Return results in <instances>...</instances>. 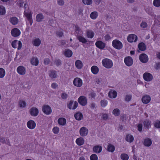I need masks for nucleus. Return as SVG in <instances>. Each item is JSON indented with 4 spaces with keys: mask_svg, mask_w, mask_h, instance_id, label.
<instances>
[{
    "mask_svg": "<svg viewBox=\"0 0 160 160\" xmlns=\"http://www.w3.org/2000/svg\"><path fill=\"white\" fill-rule=\"evenodd\" d=\"M24 7L25 9L24 16L26 17L27 20L29 22L30 25L31 26L33 23L31 12L29 10L28 5L26 4H24Z\"/></svg>",
    "mask_w": 160,
    "mask_h": 160,
    "instance_id": "nucleus-1",
    "label": "nucleus"
},
{
    "mask_svg": "<svg viewBox=\"0 0 160 160\" xmlns=\"http://www.w3.org/2000/svg\"><path fill=\"white\" fill-rule=\"evenodd\" d=\"M103 66L107 69L112 68L113 66L112 61L111 59L108 58H104L102 61Z\"/></svg>",
    "mask_w": 160,
    "mask_h": 160,
    "instance_id": "nucleus-2",
    "label": "nucleus"
},
{
    "mask_svg": "<svg viewBox=\"0 0 160 160\" xmlns=\"http://www.w3.org/2000/svg\"><path fill=\"white\" fill-rule=\"evenodd\" d=\"M112 45L114 48L118 50H120L123 47L122 43L120 41L117 39L112 41Z\"/></svg>",
    "mask_w": 160,
    "mask_h": 160,
    "instance_id": "nucleus-3",
    "label": "nucleus"
},
{
    "mask_svg": "<svg viewBox=\"0 0 160 160\" xmlns=\"http://www.w3.org/2000/svg\"><path fill=\"white\" fill-rule=\"evenodd\" d=\"M12 47L14 48H17L18 50L20 49L22 46L21 42L20 41L15 40L13 41L12 43Z\"/></svg>",
    "mask_w": 160,
    "mask_h": 160,
    "instance_id": "nucleus-4",
    "label": "nucleus"
},
{
    "mask_svg": "<svg viewBox=\"0 0 160 160\" xmlns=\"http://www.w3.org/2000/svg\"><path fill=\"white\" fill-rule=\"evenodd\" d=\"M73 84L76 87H81L82 85L83 82L82 79L79 78H76L73 80Z\"/></svg>",
    "mask_w": 160,
    "mask_h": 160,
    "instance_id": "nucleus-5",
    "label": "nucleus"
},
{
    "mask_svg": "<svg viewBox=\"0 0 160 160\" xmlns=\"http://www.w3.org/2000/svg\"><path fill=\"white\" fill-rule=\"evenodd\" d=\"M143 78L145 81L150 82L152 80L153 76L151 73L148 72H145L143 74Z\"/></svg>",
    "mask_w": 160,
    "mask_h": 160,
    "instance_id": "nucleus-6",
    "label": "nucleus"
},
{
    "mask_svg": "<svg viewBox=\"0 0 160 160\" xmlns=\"http://www.w3.org/2000/svg\"><path fill=\"white\" fill-rule=\"evenodd\" d=\"M42 111L46 115L50 114L52 112L51 108L48 105H44L42 107Z\"/></svg>",
    "mask_w": 160,
    "mask_h": 160,
    "instance_id": "nucleus-7",
    "label": "nucleus"
},
{
    "mask_svg": "<svg viewBox=\"0 0 160 160\" xmlns=\"http://www.w3.org/2000/svg\"><path fill=\"white\" fill-rule=\"evenodd\" d=\"M27 106V103L26 101L22 99H20L18 102V106L20 109L24 108Z\"/></svg>",
    "mask_w": 160,
    "mask_h": 160,
    "instance_id": "nucleus-8",
    "label": "nucleus"
},
{
    "mask_svg": "<svg viewBox=\"0 0 160 160\" xmlns=\"http://www.w3.org/2000/svg\"><path fill=\"white\" fill-rule=\"evenodd\" d=\"M88 133V129L85 127H83L81 128L79 130V134L82 137L87 136Z\"/></svg>",
    "mask_w": 160,
    "mask_h": 160,
    "instance_id": "nucleus-9",
    "label": "nucleus"
},
{
    "mask_svg": "<svg viewBox=\"0 0 160 160\" xmlns=\"http://www.w3.org/2000/svg\"><path fill=\"white\" fill-rule=\"evenodd\" d=\"M29 112L32 116L36 117L38 114L39 110L38 108L33 107L30 108L29 110Z\"/></svg>",
    "mask_w": 160,
    "mask_h": 160,
    "instance_id": "nucleus-10",
    "label": "nucleus"
},
{
    "mask_svg": "<svg viewBox=\"0 0 160 160\" xmlns=\"http://www.w3.org/2000/svg\"><path fill=\"white\" fill-rule=\"evenodd\" d=\"M78 105V103L76 101H70L68 104V107L70 109H75Z\"/></svg>",
    "mask_w": 160,
    "mask_h": 160,
    "instance_id": "nucleus-11",
    "label": "nucleus"
},
{
    "mask_svg": "<svg viewBox=\"0 0 160 160\" xmlns=\"http://www.w3.org/2000/svg\"><path fill=\"white\" fill-rule=\"evenodd\" d=\"M79 103L82 106H84L87 103V100L86 98L84 96H80L78 99Z\"/></svg>",
    "mask_w": 160,
    "mask_h": 160,
    "instance_id": "nucleus-12",
    "label": "nucleus"
},
{
    "mask_svg": "<svg viewBox=\"0 0 160 160\" xmlns=\"http://www.w3.org/2000/svg\"><path fill=\"white\" fill-rule=\"evenodd\" d=\"M125 64L128 66H130L133 64V60L132 58L129 56L125 58L124 59Z\"/></svg>",
    "mask_w": 160,
    "mask_h": 160,
    "instance_id": "nucleus-13",
    "label": "nucleus"
},
{
    "mask_svg": "<svg viewBox=\"0 0 160 160\" xmlns=\"http://www.w3.org/2000/svg\"><path fill=\"white\" fill-rule=\"evenodd\" d=\"M17 72L21 75H25L26 72L25 68L22 66H18L17 68Z\"/></svg>",
    "mask_w": 160,
    "mask_h": 160,
    "instance_id": "nucleus-14",
    "label": "nucleus"
},
{
    "mask_svg": "<svg viewBox=\"0 0 160 160\" xmlns=\"http://www.w3.org/2000/svg\"><path fill=\"white\" fill-rule=\"evenodd\" d=\"M28 128L30 129H34L36 127V123L33 120H30L28 121L27 123Z\"/></svg>",
    "mask_w": 160,
    "mask_h": 160,
    "instance_id": "nucleus-15",
    "label": "nucleus"
},
{
    "mask_svg": "<svg viewBox=\"0 0 160 160\" xmlns=\"http://www.w3.org/2000/svg\"><path fill=\"white\" fill-rule=\"evenodd\" d=\"M137 36L134 34H130L127 38L128 41L130 42H136L137 41Z\"/></svg>",
    "mask_w": 160,
    "mask_h": 160,
    "instance_id": "nucleus-16",
    "label": "nucleus"
},
{
    "mask_svg": "<svg viewBox=\"0 0 160 160\" xmlns=\"http://www.w3.org/2000/svg\"><path fill=\"white\" fill-rule=\"evenodd\" d=\"M140 61L142 63H146L148 60V56L145 54H142L139 56Z\"/></svg>",
    "mask_w": 160,
    "mask_h": 160,
    "instance_id": "nucleus-17",
    "label": "nucleus"
},
{
    "mask_svg": "<svg viewBox=\"0 0 160 160\" xmlns=\"http://www.w3.org/2000/svg\"><path fill=\"white\" fill-rule=\"evenodd\" d=\"M11 33L12 36L17 37L20 35L21 32L18 29L14 28L11 30Z\"/></svg>",
    "mask_w": 160,
    "mask_h": 160,
    "instance_id": "nucleus-18",
    "label": "nucleus"
},
{
    "mask_svg": "<svg viewBox=\"0 0 160 160\" xmlns=\"http://www.w3.org/2000/svg\"><path fill=\"white\" fill-rule=\"evenodd\" d=\"M96 46L100 49H103L105 47V44L101 41H97L95 43Z\"/></svg>",
    "mask_w": 160,
    "mask_h": 160,
    "instance_id": "nucleus-19",
    "label": "nucleus"
},
{
    "mask_svg": "<svg viewBox=\"0 0 160 160\" xmlns=\"http://www.w3.org/2000/svg\"><path fill=\"white\" fill-rule=\"evenodd\" d=\"M48 75L49 77L51 79H55L57 78L58 77L57 72L54 70L49 71Z\"/></svg>",
    "mask_w": 160,
    "mask_h": 160,
    "instance_id": "nucleus-20",
    "label": "nucleus"
},
{
    "mask_svg": "<svg viewBox=\"0 0 160 160\" xmlns=\"http://www.w3.org/2000/svg\"><path fill=\"white\" fill-rule=\"evenodd\" d=\"M75 142L78 145L81 146L84 144L85 140L83 138L80 137L76 139Z\"/></svg>",
    "mask_w": 160,
    "mask_h": 160,
    "instance_id": "nucleus-21",
    "label": "nucleus"
},
{
    "mask_svg": "<svg viewBox=\"0 0 160 160\" xmlns=\"http://www.w3.org/2000/svg\"><path fill=\"white\" fill-rule=\"evenodd\" d=\"M125 139L127 142L131 143L133 141L134 138L132 135L131 134H128L126 135Z\"/></svg>",
    "mask_w": 160,
    "mask_h": 160,
    "instance_id": "nucleus-22",
    "label": "nucleus"
},
{
    "mask_svg": "<svg viewBox=\"0 0 160 160\" xmlns=\"http://www.w3.org/2000/svg\"><path fill=\"white\" fill-rule=\"evenodd\" d=\"M102 150V146L99 145H96L93 147V151L96 153H100Z\"/></svg>",
    "mask_w": 160,
    "mask_h": 160,
    "instance_id": "nucleus-23",
    "label": "nucleus"
},
{
    "mask_svg": "<svg viewBox=\"0 0 160 160\" xmlns=\"http://www.w3.org/2000/svg\"><path fill=\"white\" fill-rule=\"evenodd\" d=\"M142 100L144 104L148 103L150 101L151 97L149 95H145L142 97Z\"/></svg>",
    "mask_w": 160,
    "mask_h": 160,
    "instance_id": "nucleus-24",
    "label": "nucleus"
},
{
    "mask_svg": "<svg viewBox=\"0 0 160 160\" xmlns=\"http://www.w3.org/2000/svg\"><path fill=\"white\" fill-rule=\"evenodd\" d=\"M143 144L145 146L149 147L152 145V141L149 138H146L144 139Z\"/></svg>",
    "mask_w": 160,
    "mask_h": 160,
    "instance_id": "nucleus-25",
    "label": "nucleus"
},
{
    "mask_svg": "<svg viewBox=\"0 0 160 160\" xmlns=\"http://www.w3.org/2000/svg\"><path fill=\"white\" fill-rule=\"evenodd\" d=\"M41 41L39 38H35L33 39L32 41L33 45L36 47L39 46L41 44Z\"/></svg>",
    "mask_w": 160,
    "mask_h": 160,
    "instance_id": "nucleus-26",
    "label": "nucleus"
},
{
    "mask_svg": "<svg viewBox=\"0 0 160 160\" xmlns=\"http://www.w3.org/2000/svg\"><path fill=\"white\" fill-rule=\"evenodd\" d=\"M63 54L66 57L70 58L72 56V52L71 50L67 49L64 50Z\"/></svg>",
    "mask_w": 160,
    "mask_h": 160,
    "instance_id": "nucleus-27",
    "label": "nucleus"
},
{
    "mask_svg": "<svg viewBox=\"0 0 160 160\" xmlns=\"http://www.w3.org/2000/svg\"><path fill=\"white\" fill-rule=\"evenodd\" d=\"M117 95V92L115 90H111L109 92L108 96L112 98H116Z\"/></svg>",
    "mask_w": 160,
    "mask_h": 160,
    "instance_id": "nucleus-28",
    "label": "nucleus"
},
{
    "mask_svg": "<svg viewBox=\"0 0 160 160\" xmlns=\"http://www.w3.org/2000/svg\"><path fill=\"white\" fill-rule=\"evenodd\" d=\"M75 65L78 69H81L83 66L82 62L80 60H77L75 62Z\"/></svg>",
    "mask_w": 160,
    "mask_h": 160,
    "instance_id": "nucleus-29",
    "label": "nucleus"
},
{
    "mask_svg": "<svg viewBox=\"0 0 160 160\" xmlns=\"http://www.w3.org/2000/svg\"><path fill=\"white\" fill-rule=\"evenodd\" d=\"M98 13L97 11H93L91 12L90 15V18L92 20H95L98 16Z\"/></svg>",
    "mask_w": 160,
    "mask_h": 160,
    "instance_id": "nucleus-30",
    "label": "nucleus"
},
{
    "mask_svg": "<svg viewBox=\"0 0 160 160\" xmlns=\"http://www.w3.org/2000/svg\"><path fill=\"white\" fill-rule=\"evenodd\" d=\"M66 119L63 118H60L58 120V124L61 126L65 125L66 124Z\"/></svg>",
    "mask_w": 160,
    "mask_h": 160,
    "instance_id": "nucleus-31",
    "label": "nucleus"
},
{
    "mask_svg": "<svg viewBox=\"0 0 160 160\" xmlns=\"http://www.w3.org/2000/svg\"><path fill=\"white\" fill-rule=\"evenodd\" d=\"M91 70L92 72L94 74H97L99 71L98 68L96 66H92L91 68Z\"/></svg>",
    "mask_w": 160,
    "mask_h": 160,
    "instance_id": "nucleus-32",
    "label": "nucleus"
},
{
    "mask_svg": "<svg viewBox=\"0 0 160 160\" xmlns=\"http://www.w3.org/2000/svg\"><path fill=\"white\" fill-rule=\"evenodd\" d=\"M9 21L12 25H15L18 23V20L16 17H12L10 18Z\"/></svg>",
    "mask_w": 160,
    "mask_h": 160,
    "instance_id": "nucleus-33",
    "label": "nucleus"
},
{
    "mask_svg": "<svg viewBox=\"0 0 160 160\" xmlns=\"http://www.w3.org/2000/svg\"><path fill=\"white\" fill-rule=\"evenodd\" d=\"M44 18V16L42 13L38 14L36 15V21L38 22H40L42 21Z\"/></svg>",
    "mask_w": 160,
    "mask_h": 160,
    "instance_id": "nucleus-34",
    "label": "nucleus"
},
{
    "mask_svg": "<svg viewBox=\"0 0 160 160\" xmlns=\"http://www.w3.org/2000/svg\"><path fill=\"white\" fill-rule=\"evenodd\" d=\"M86 34L87 37L90 38H92L94 35V32L92 31L91 30H87Z\"/></svg>",
    "mask_w": 160,
    "mask_h": 160,
    "instance_id": "nucleus-35",
    "label": "nucleus"
},
{
    "mask_svg": "<svg viewBox=\"0 0 160 160\" xmlns=\"http://www.w3.org/2000/svg\"><path fill=\"white\" fill-rule=\"evenodd\" d=\"M74 117L76 120H80L82 119L83 116L81 113L78 112L74 115Z\"/></svg>",
    "mask_w": 160,
    "mask_h": 160,
    "instance_id": "nucleus-36",
    "label": "nucleus"
},
{
    "mask_svg": "<svg viewBox=\"0 0 160 160\" xmlns=\"http://www.w3.org/2000/svg\"><path fill=\"white\" fill-rule=\"evenodd\" d=\"M31 63L33 65L37 66L38 64V60L37 58H33L31 60Z\"/></svg>",
    "mask_w": 160,
    "mask_h": 160,
    "instance_id": "nucleus-37",
    "label": "nucleus"
},
{
    "mask_svg": "<svg viewBox=\"0 0 160 160\" xmlns=\"http://www.w3.org/2000/svg\"><path fill=\"white\" fill-rule=\"evenodd\" d=\"M143 123V124H144V127H145L147 128H149L151 127V122L149 120H145L144 121Z\"/></svg>",
    "mask_w": 160,
    "mask_h": 160,
    "instance_id": "nucleus-38",
    "label": "nucleus"
},
{
    "mask_svg": "<svg viewBox=\"0 0 160 160\" xmlns=\"http://www.w3.org/2000/svg\"><path fill=\"white\" fill-rule=\"evenodd\" d=\"M115 149V147L113 145L110 144L108 145L107 150L108 151L113 152L114 151Z\"/></svg>",
    "mask_w": 160,
    "mask_h": 160,
    "instance_id": "nucleus-39",
    "label": "nucleus"
},
{
    "mask_svg": "<svg viewBox=\"0 0 160 160\" xmlns=\"http://www.w3.org/2000/svg\"><path fill=\"white\" fill-rule=\"evenodd\" d=\"M138 48L141 51H144L146 49V46L143 42H141L138 45Z\"/></svg>",
    "mask_w": 160,
    "mask_h": 160,
    "instance_id": "nucleus-40",
    "label": "nucleus"
},
{
    "mask_svg": "<svg viewBox=\"0 0 160 160\" xmlns=\"http://www.w3.org/2000/svg\"><path fill=\"white\" fill-rule=\"evenodd\" d=\"M77 38L79 42L82 43H85L87 42L86 39L82 36H78L77 37Z\"/></svg>",
    "mask_w": 160,
    "mask_h": 160,
    "instance_id": "nucleus-41",
    "label": "nucleus"
},
{
    "mask_svg": "<svg viewBox=\"0 0 160 160\" xmlns=\"http://www.w3.org/2000/svg\"><path fill=\"white\" fill-rule=\"evenodd\" d=\"M6 75L5 70L2 68H0V78H3Z\"/></svg>",
    "mask_w": 160,
    "mask_h": 160,
    "instance_id": "nucleus-42",
    "label": "nucleus"
},
{
    "mask_svg": "<svg viewBox=\"0 0 160 160\" xmlns=\"http://www.w3.org/2000/svg\"><path fill=\"white\" fill-rule=\"evenodd\" d=\"M120 113V110L118 108L114 109L112 111V114L115 116H118Z\"/></svg>",
    "mask_w": 160,
    "mask_h": 160,
    "instance_id": "nucleus-43",
    "label": "nucleus"
},
{
    "mask_svg": "<svg viewBox=\"0 0 160 160\" xmlns=\"http://www.w3.org/2000/svg\"><path fill=\"white\" fill-rule=\"evenodd\" d=\"M120 158L122 160H128L129 157L126 153H122L120 155Z\"/></svg>",
    "mask_w": 160,
    "mask_h": 160,
    "instance_id": "nucleus-44",
    "label": "nucleus"
},
{
    "mask_svg": "<svg viewBox=\"0 0 160 160\" xmlns=\"http://www.w3.org/2000/svg\"><path fill=\"white\" fill-rule=\"evenodd\" d=\"M153 4L156 7H160V0H153Z\"/></svg>",
    "mask_w": 160,
    "mask_h": 160,
    "instance_id": "nucleus-45",
    "label": "nucleus"
},
{
    "mask_svg": "<svg viewBox=\"0 0 160 160\" xmlns=\"http://www.w3.org/2000/svg\"><path fill=\"white\" fill-rule=\"evenodd\" d=\"M108 102L106 100H102L100 101V105L102 107L104 108L108 104Z\"/></svg>",
    "mask_w": 160,
    "mask_h": 160,
    "instance_id": "nucleus-46",
    "label": "nucleus"
},
{
    "mask_svg": "<svg viewBox=\"0 0 160 160\" xmlns=\"http://www.w3.org/2000/svg\"><path fill=\"white\" fill-rule=\"evenodd\" d=\"M6 13V10L4 7L0 6V15H3Z\"/></svg>",
    "mask_w": 160,
    "mask_h": 160,
    "instance_id": "nucleus-47",
    "label": "nucleus"
},
{
    "mask_svg": "<svg viewBox=\"0 0 160 160\" xmlns=\"http://www.w3.org/2000/svg\"><path fill=\"white\" fill-rule=\"evenodd\" d=\"M60 129L59 128L57 127H54L52 129V132L55 134H57L59 132Z\"/></svg>",
    "mask_w": 160,
    "mask_h": 160,
    "instance_id": "nucleus-48",
    "label": "nucleus"
},
{
    "mask_svg": "<svg viewBox=\"0 0 160 160\" xmlns=\"http://www.w3.org/2000/svg\"><path fill=\"white\" fill-rule=\"evenodd\" d=\"M154 125L156 128H160V121L157 120L154 122Z\"/></svg>",
    "mask_w": 160,
    "mask_h": 160,
    "instance_id": "nucleus-49",
    "label": "nucleus"
},
{
    "mask_svg": "<svg viewBox=\"0 0 160 160\" xmlns=\"http://www.w3.org/2000/svg\"><path fill=\"white\" fill-rule=\"evenodd\" d=\"M83 3L85 5H90L92 2V0H82Z\"/></svg>",
    "mask_w": 160,
    "mask_h": 160,
    "instance_id": "nucleus-50",
    "label": "nucleus"
},
{
    "mask_svg": "<svg viewBox=\"0 0 160 160\" xmlns=\"http://www.w3.org/2000/svg\"><path fill=\"white\" fill-rule=\"evenodd\" d=\"M90 159V160H98V157L96 154H93L91 155Z\"/></svg>",
    "mask_w": 160,
    "mask_h": 160,
    "instance_id": "nucleus-51",
    "label": "nucleus"
},
{
    "mask_svg": "<svg viewBox=\"0 0 160 160\" xmlns=\"http://www.w3.org/2000/svg\"><path fill=\"white\" fill-rule=\"evenodd\" d=\"M140 26L142 28H144L147 27L148 24L146 22H142L141 23L140 25Z\"/></svg>",
    "mask_w": 160,
    "mask_h": 160,
    "instance_id": "nucleus-52",
    "label": "nucleus"
},
{
    "mask_svg": "<svg viewBox=\"0 0 160 160\" xmlns=\"http://www.w3.org/2000/svg\"><path fill=\"white\" fill-rule=\"evenodd\" d=\"M132 98V95L130 94L127 95L125 98V100L127 102L129 101Z\"/></svg>",
    "mask_w": 160,
    "mask_h": 160,
    "instance_id": "nucleus-53",
    "label": "nucleus"
},
{
    "mask_svg": "<svg viewBox=\"0 0 160 160\" xmlns=\"http://www.w3.org/2000/svg\"><path fill=\"white\" fill-rule=\"evenodd\" d=\"M112 38L110 35L107 34L104 37V38L106 41H109Z\"/></svg>",
    "mask_w": 160,
    "mask_h": 160,
    "instance_id": "nucleus-54",
    "label": "nucleus"
},
{
    "mask_svg": "<svg viewBox=\"0 0 160 160\" xmlns=\"http://www.w3.org/2000/svg\"><path fill=\"white\" fill-rule=\"evenodd\" d=\"M57 2L58 4L60 6H62L64 4L63 0H57Z\"/></svg>",
    "mask_w": 160,
    "mask_h": 160,
    "instance_id": "nucleus-55",
    "label": "nucleus"
},
{
    "mask_svg": "<svg viewBox=\"0 0 160 160\" xmlns=\"http://www.w3.org/2000/svg\"><path fill=\"white\" fill-rule=\"evenodd\" d=\"M58 84L56 82H53L52 83L51 87L53 89H55L58 87Z\"/></svg>",
    "mask_w": 160,
    "mask_h": 160,
    "instance_id": "nucleus-56",
    "label": "nucleus"
},
{
    "mask_svg": "<svg viewBox=\"0 0 160 160\" xmlns=\"http://www.w3.org/2000/svg\"><path fill=\"white\" fill-rule=\"evenodd\" d=\"M61 96L62 99H66L68 98V95L65 93H63L62 94Z\"/></svg>",
    "mask_w": 160,
    "mask_h": 160,
    "instance_id": "nucleus-57",
    "label": "nucleus"
},
{
    "mask_svg": "<svg viewBox=\"0 0 160 160\" xmlns=\"http://www.w3.org/2000/svg\"><path fill=\"white\" fill-rule=\"evenodd\" d=\"M57 35L58 37H61L63 36V33L62 31H59L57 32Z\"/></svg>",
    "mask_w": 160,
    "mask_h": 160,
    "instance_id": "nucleus-58",
    "label": "nucleus"
},
{
    "mask_svg": "<svg viewBox=\"0 0 160 160\" xmlns=\"http://www.w3.org/2000/svg\"><path fill=\"white\" fill-rule=\"evenodd\" d=\"M108 118V115L107 114H102V118L104 120H107Z\"/></svg>",
    "mask_w": 160,
    "mask_h": 160,
    "instance_id": "nucleus-59",
    "label": "nucleus"
},
{
    "mask_svg": "<svg viewBox=\"0 0 160 160\" xmlns=\"http://www.w3.org/2000/svg\"><path fill=\"white\" fill-rule=\"evenodd\" d=\"M50 62V60L48 58H47L44 59V64L46 65L48 64Z\"/></svg>",
    "mask_w": 160,
    "mask_h": 160,
    "instance_id": "nucleus-60",
    "label": "nucleus"
},
{
    "mask_svg": "<svg viewBox=\"0 0 160 160\" xmlns=\"http://www.w3.org/2000/svg\"><path fill=\"white\" fill-rule=\"evenodd\" d=\"M17 3L20 7H22L23 6L24 2L23 1L20 0L18 1Z\"/></svg>",
    "mask_w": 160,
    "mask_h": 160,
    "instance_id": "nucleus-61",
    "label": "nucleus"
},
{
    "mask_svg": "<svg viewBox=\"0 0 160 160\" xmlns=\"http://www.w3.org/2000/svg\"><path fill=\"white\" fill-rule=\"evenodd\" d=\"M142 124H139L138 126V130L141 132L142 131Z\"/></svg>",
    "mask_w": 160,
    "mask_h": 160,
    "instance_id": "nucleus-62",
    "label": "nucleus"
},
{
    "mask_svg": "<svg viewBox=\"0 0 160 160\" xmlns=\"http://www.w3.org/2000/svg\"><path fill=\"white\" fill-rule=\"evenodd\" d=\"M6 140H7L8 139H7V138H2L0 139V141L3 143H6V142L5 141Z\"/></svg>",
    "mask_w": 160,
    "mask_h": 160,
    "instance_id": "nucleus-63",
    "label": "nucleus"
},
{
    "mask_svg": "<svg viewBox=\"0 0 160 160\" xmlns=\"http://www.w3.org/2000/svg\"><path fill=\"white\" fill-rule=\"evenodd\" d=\"M55 63L57 66L60 65L61 64V61L59 60H56Z\"/></svg>",
    "mask_w": 160,
    "mask_h": 160,
    "instance_id": "nucleus-64",
    "label": "nucleus"
}]
</instances>
